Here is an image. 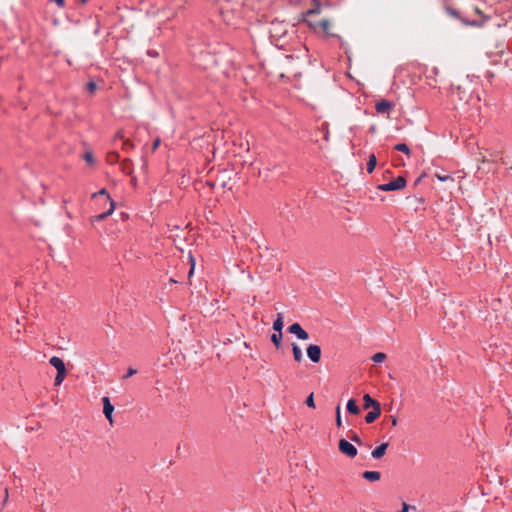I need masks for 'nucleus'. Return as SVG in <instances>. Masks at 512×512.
<instances>
[{
  "mask_svg": "<svg viewBox=\"0 0 512 512\" xmlns=\"http://www.w3.org/2000/svg\"><path fill=\"white\" fill-rule=\"evenodd\" d=\"M319 13L320 7L309 10L305 17L306 23L315 31L321 30L326 36H334V34L330 32V22L328 20L323 19L321 21H316L314 19V16Z\"/></svg>",
  "mask_w": 512,
  "mask_h": 512,
  "instance_id": "f257e3e1",
  "label": "nucleus"
},
{
  "mask_svg": "<svg viewBox=\"0 0 512 512\" xmlns=\"http://www.w3.org/2000/svg\"><path fill=\"white\" fill-rule=\"evenodd\" d=\"M405 186H406L405 178L402 176H399L388 183L379 185L378 189L381 191H395V190L403 189V188H405Z\"/></svg>",
  "mask_w": 512,
  "mask_h": 512,
  "instance_id": "f03ea898",
  "label": "nucleus"
},
{
  "mask_svg": "<svg viewBox=\"0 0 512 512\" xmlns=\"http://www.w3.org/2000/svg\"><path fill=\"white\" fill-rule=\"evenodd\" d=\"M339 451L349 458H354L358 454L356 446L346 439L339 440Z\"/></svg>",
  "mask_w": 512,
  "mask_h": 512,
  "instance_id": "7ed1b4c3",
  "label": "nucleus"
},
{
  "mask_svg": "<svg viewBox=\"0 0 512 512\" xmlns=\"http://www.w3.org/2000/svg\"><path fill=\"white\" fill-rule=\"evenodd\" d=\"M107 203L109 204L108 210L106 212H104V213H101V214L93 216L91 218V222L102 221L106 217H108V216H110V215H112L114 213L115 208H116V204H115L114 200L110 196H107Z\"/></svg>",
  "mask_w": 512,
  "mask_h": 512,
  "instance_id": "20e7f679",
  "label": "nucleus"
},
{
  "mask_svg": "<svg viewBox=\"0 0 512 512\" xmlns=\"http://www.w3.org/2000/svg\"><path fill=\"white\" fill-rule=\"evenodd\" d=\"M102 403H103V413H104L106 419L108 420V422L112 425L114 423V419H113L114 406L112 405L109 397H107V396H104L102 398Z\"/></svg>",
  "mask_w": 512,
  "mask_h": 512,
  "instance_id": "39448f33",
  "label": "nucleus"
},
{
  "mask_svg": "<svg viewBox=\"0 0 512 512\" xmlns=\"http://www.w3.org/2000/svg\"><path fill=\"white\" fill-rule=\"evenodd\" d=\"M289 332L299 340H307L309 338L308 333L302 328L299 323H294L289 327Z\"/></svg>",
  "mask_w": 512,
  "mask_h": 512,
  "instance_id": "423d86ee",
  "label": "nucleus"
},
{
  "mask_svg": "<svg viewBox=\"0 0 512 512\" xmlns=\"http://www.w3.org/2000/svg\"><path fill=\"white\" fill-rule=\"evenodd\" d=\"M307 356L313 363H318L321 359V348L319 345L312 344L307 348Z\"/></svg>",
  "mask_w": 512,
  "mask_h": 512,
  "instance_id": "0eeeda50",
  "label": "nucleus"
},
{
  "mask_svg": "<svg viewBox=\"0 0 512 512\" xmlns=\"http://www.w3.org/2000/svg\"><path fill=\"white\" fill-rule=\"evenodd\" d=\"M286 33V25L281 22H272L270 28V34L272 37L280 38Z\"/></svg>",
  "mask_w": 512,
  "mask_h": 512,
  "instance_id": "6e6552de",
  "label": "nucleus"
},
{
  "mask_svg": "<svg viewBox=\"0 0 512 512\" xmlns=\"http://www.w3.org/2000/svg\"><path fill=\"white\" fill-rule=\"evenodd\" d=\"M49 363L57 370V372H66L65 363L60 357L52 356Z\"/></svg>",
  "mask_w": 512,
  "mask_h": 512,
  "instance_id": "1a4fd4ad",
  "label": "nucleus"
},
{
  "mask_svg": "<svg viewBox=\"0 0 512 512\" xmlns=\"http://www.w3.org/2000/svg\"><path fill=\"white\" fill-rule=\"evenodd\" d=\"M376 111L378 113H388L392 110L393 104L387 100H381L375 105Z\"/></svg>",
  "mask_w": 512,
  "mask_h": 512,
  "instance_id": "9d476101",
  "label": "nucleus"
},
{
  "mask_svg": "<svg viewBox=\"0 0 512 512\" xmlns=\"http://www.w3.org/2000/svg\"><path fill=\"white\" fill-rule=\"evenodd\" d=\"M381 414V407L380 405H375L374 408H372V410L367 413V415L365 416V421L366 423L370 424L372 422H374Z\"/></svg>",
  "mask_w": 512,
  "mask_h": 512,
  "instance_id": "9b49d317",
  "label": "nucleus"
},
{
  "mask_svg": "<svg viewBox=\"0 0 512 512\" xmlns=\"http://www.w3.org/2000/svg\"><path fill=\"white\" fill-rule=\"evenodd\" d=\"M388 447V443H382L378 447L372 450L371 456L375 459H380L384 456Z\"/></svg>",
  "mask_w": 512,
  "mask_h": 512,
  "instance_id": "f8f14e48",
  "label": "nucleus"
},
{
  "mask_svg": "<svg viewBox=\"0 0 512 512\" xmlns=\"http://www.w3.org/2000/svg\"><path fill=\"white\" fill-rule=\"evenodd\" d=\"M199 65L202 66L204 69H208L210 67L209 64L215 63V58L213 55L206 53L201 56Z\"/></svg>",
  "mask_w": 512,
  "mask_h": 512,
  "instance_id": "ddd939ff",
  "label": "nucleus"
},
{
  "mask_svg": "<svg viewBox=\"0 0 512 512\" xmlns=\"http://www.w3.org/2000/svg\"><path fill=\"white\" fill-rule=\"evenodd\" d=\"M503 165L506 166L507 175L512 177V153H507L502 158Z\"/></svg>",
  "mask_w": 512,
  "mask_h": 512,
  "instance_id": "4468645a",
  "label": "nucleus"
},
{
  "mask_svg": "<svg viewBox=\"0 0 512 512\" xmlns=\"http://www.w3.org/2000/svg\"><path fill=\"white\" fill-rule=\"evenodd\" d=\"M362 476L364 479L371 481V482H376V481L380 480V477H381V475L378 471H365Z\"/></svg>",
  "mask_w": 512,
  "mask_h": 512,
  "instance_id": "2eb2a0df",
  "label": "nucleus"
},
{
  "mask_svg": "<svg viewBox=\"0 0 512 512\" xmlns=\"http://www.w3.org/2000/svg\"><path fill=\"white\" fill-rule=\"evenodd\" d=\"M283 319H284L283 318V314L282 313H278L277 314V318H276V320L273 323V330L275 332H282V329L284 327Z\"/></svg>",
  "mask_w": 512,
  "mask_h": 512,
  "instance_id": "dca6fc26",
  "label": "nucleus"
},
{
  "mask_svg": "<svg viewBox=\"0 0 512 512\" xmlns=\"http://www.w3.org/2000/svg\"><path fill=\"white\" fill-rule=\"evenodd\" d=\"M292 353H293L294 360L296 362H302L303 361L302 350H301V348L296 343L292 344Z\"/></svg>",
  "mask_w": 512,
  "mask_h": 512,
  "instance_id": "f3484780",
  "label": "nucleus"
},
{
  "mask_svg": "<svg viewBox=\"0 0 512 512\" xmlns=\"http://www.w3.org/2000/svg\"><path fill=\"white\" fill-rule=\"evenodd\" d=\"M346 407L348 412L351 414L357 415L360 413V409L357 406L356 401L354 399L348 400Z\"/></svg>",
  "mask_w": 512,
  "mask_h": 512,
  "instance_id": "a211bd4d",
  "label": "nucleus"
},
{
  "mask_svg": "<svg viewBox=\"0 0 512 512\" xmlns=\"http://www.w3.org/2000/svg\"><path fill=\"white\" fill-rule=\"evenodd\" d=\"M363 401H364V407L365 408H369V407H372L374 408L375 405H380L376 400H374L369 394H365L363 396Z\"/></svg>",
  "mask_w": 512,
  "mask_h": 512,
  "instance_id": "6ab92c4d",
  "label": "nucleus"
},
{
  "mask_svg": "<svg viewBox=\"0 0 512 512\" xmlns=\"http://www.w3.org/2000/svg\"><path fill=\"white\" fill-rule=\"evenodd\" d=\"M376 164H377V159H376V156L375 154H370L369 155V159H368V162H367V171L368 173H372L376 167Z\"/></svg>",
  "mask_w": 512,
  "mask_h": 512,
  "instance_id": "aec40b11",
  "label": "nucleus"
},
{
  "mask_svg": "<svg viewBox=\"0 0 512 512\" xmlns=\"http://www.w3.org/2000/svg\"><path fill=\"white\" fill-rule=\"evenodd\" d=\"M283 333L282 332H275L271 335V341L275 345L277 349L281 346V340H282Z\"/></svg>",
  "mask_w": 512,
  "mask_h": 512,
  "instance_id": "412c9836",
  "label": "nucleus"
},
{
  "mask_svg": "<svg viewBox=\"0 0 512 512\" xmlns=\"http://www.w3.org/2000/svg\"><path fill=\"white\" fill-rule=\"evenodd\" d=\"M395 149L397 151L403 152L407 156H410V154H411L409 147L405 143L396 144Z\"/></svg>",
  "mask_w": 512,
  "mask_h": 512,
  "instance_id": "4be33fe9",
  "label": "nucleus"
},
{
  "mask_svg": "<svg viewBox=\"0 0 512 512\" xmlns=\"http://www.w3.org/2000/svg\"><path fill=\"white\" fill-rule=\"evenodd\" d=\"M188 258H189V262H190V270H189V277H191L194 273V269H195V265H196V260L194 258V256L192 255L191 252L188 253Z\"/></svg>",
  "mask_w": 512,
  "mask_h": 512,
  "instance_id": "5701e85b",
  "label": "nucleus"
},
{
  "mask_svg": "<svg viewBox=\"0 0 512 512\" xmlns=\"http://www.w3.org/2000/svg\"><path fill=\"white\" fill-rule=\"evenodd\" d=\"M385 359H386V354L383 352H378V353L374 354L372 357V360L375 363H382L383 361H385Z\"/></svg>",
  "mask_w": 512,
  "mask_h": 512,
  "instance_id": "b1692460",
  "label": "nucleus"
},
{
  "mask_svg": "<svg viewBox=\"0 0 512 512\" xmlns=\"http://www.w3.org/2000/svg\"><path fill=\"white\" fill-rule=\"evenodd\" d=\"M66 376V372H57V375L55 377V385L59 386L63 383Z\"/></svg>",
  "mask_w": 512,
  "mask_h": 512,
  "instance_id": "393cba45",
  "label": "nucleus"
},
{
  "mask_svg": "<svg viewBox=\"0 0 512 512\" xmlns=\"http://www.w3.org/2000/svg\"><path fill=\"white\" fill-rule=\"evenodd\" d=\"M84 160L89 164V165H94V157H93V154L92 152L90 151H87L85 152L84 154Z\"/></svg>",
  "mask_w": 512,
  "mask_h": 512,
  "instance_id": "a878e982",
  "label": "nucleus"
},
{
  "mask_svg": "<svg viewBox=\"0 0 512 512\" xmlns=\"http://www.w3.org/2000/svg\"><path fill=\"white\" fill-rule=\"evenodd\" d=\"M98 196H104L105 202L107 203V196H110L105 188L101 189L100 191L92 194V198H96Z\"/></svg>",
  "mask_w": 512,
  "mask_h": 512,
  "instance_id": "bb28decb",
  "label": "nucleus"
},
{
  "mask_svg": "<svg viewBox=\"0 0 512 512\" xmlns=\"http://www.w3.org/2000/svg\"><path fill=\"white\" fill-rule=\"evenodd\" d=\"M336 425L338 427H341L342 425L340 406H337L336 408Z\"/></svg>",
  "mask_w": 512,
  "mask_h": 512,
  "instance_id": "cd10ccee",
  "label": "nucleus"
},
{
  "mask_svg": "<svg viewBox=\"0 0 512 512\" xmlns=\"http://www.w3.org/2000/svg\"><path fill=\"white\" fill-rule=\"evenodd\" d=\"M306 404L308 407L310 408H315V403H314V396H313V393L310 394L308 397H307V400H306Z\"/></svg>",
  "mask_w": 512,
  "mask_h": 512,
  "instance_id": "c85d7f7f",
  "label": "nucleus"
},
{
  "mask_svg": "<svg viewBox=\"0 0 512 512\" xmlns=\"http://www.w3.org/2000/svg\"><path fill=\"white\" fill-rule=\"evenodd\" d=\"M435 176H436V178H437L439 181H441V182H445V181H453L452 177H451V176H449V175H444V176H442V175H440V174H436Z\"/></svg>",
  "mask_w": 512,
  "mask_h": 512,
  "instance_id": "c756f323",
  "label": "nucleus"
},
{
  "mask_svg": "<svg viewBox=\"0 0 512 512\" xmlns=\"http://www.w3.org/2000/svg\"><path fill=\"white\" fill-rule=\"evenodd\" d=\"M136 372H137V371H136V369H134V368H129L125 377H126V378L131 377V376L135 375V374H136Z\"/></svg>",
  "mask_w": 512,
  "mask_h": 512,
  "instance_id": "7c9ffc66",
  "label": "nucleus"
},
{
  "mask_svg": "<svg viewBox=\"0 0 512 512\" xmlns=\"http://www.w3.org/2000/svg\"><path fill=\"white\" fill-rule=\"evenodd\" d=\"M160 145V139L159 138H156L153 142V146H152V149L153 151H155Z\"/></svg>",
  "mask_w": 512,
  "mask_h": 512,
  "instance_id": "2f4dec72",
  "label": "nucleus"
},
{
  "mask_svg": "<svg viewBox=\"0 0 512 512\" xmlns=\"http://www.w3.org/2000/svg\"><path fill=\"white\" fill-rule=\"evenodd\" d=\"M88 88L91 92H93L96 89V85L93 82L88 83Z\"/></svg>",
  "mask_w": 512,
  "mask_h": 512,
  "instance_id": "473e14b6",
  "label": "nucleus"
},
{
  "mask_svg": "<svg viewBox=\"0 0 512 512\" xmlns=\"http://www.w3.org/2000/svg\"><path fill=\"white\" fill-rule=\"evenodd\" d=\"M408 510H409V505L404 503L402 509L399 512H408Z\"/></svg>",
  "mask_w": 512,
  "mask_h": 512,
  "instance_id": "72a5a7b5",
  "label": "nucleus"
},
{
  "mask_svg": "<svg viewBox=\"0 0 512 512\" xmlns=\"http://www.w3.org/2000/svg\"><path fill=\"white\" fill-rule=\"evenodd\" d=\"M324 140L327 141V142L330 140V133H329L328 130L326 131V133L324 135Z\"/></svg>",
  "mask_w": 512,
  "mask_h": 512,
  "instance_id": "f704fd0d",
  "label": "nucleus"
},
{
  "mask_svg": "<svg viewBox=\"0 0 512 512\" xmlns=\"http://www.w3.org/2000/svg\"><path fill=\"white\" fill-rule=\"evenodd\" d=\"M56 4H57L59 7H63V6H64V0H56Z\"/></svg>",
  "mask_w": 512,
  "mask_h": 512,
  "instance_id": "c9c22d12",
  "label": "nucleus"
},
{
  "mask_svg": "<svg viewBox=\"0 0 512 512\" xmlns=\"http://www.w3.org/2000/svg\"><path fill=\"white\" fill-rule=\"evenodd\" d=\"M353 441L358 443V444H361V440H360V438L358 436L353 437Z\"/></svg>",
  "mask_w": 512,
  "mask_h": 512,
  "instance_id": "e433bc0d",
  "label": "nucleus"
},
{
  "mask_svg": "<svg viewBox=\"0 0 512 512\" xmlns=\"http://www.w3.org/2000/svg\"><path fill=\"white\" fill-rule=\"evenodd\" d=\"M8 501V491L5 490V498H4V502H7Z\"/></svg>",
  "mask_w": 512,
  "mask_h": 512,
  "instance_id": "4c0bfd02",
  "label": "nucleus"
},
{
  "mask_svg": "<svg viewBox=\"0 0 512 512\" xmlns=\"http://www.w3.org/2000/svg\"><path fill=\"white\" fill-rule=\"evenodd\" d=\"M396 424H397V419H396V418H393V419H392V425H394V426H395Z\"/></svg>",
  "mask_w": 512,
  "mask_h": 512,
  "instance_id": "58836bf2",
  "label": "nucleus"
},
{
  "mask_svg": "<svg viewBox=\"0 0 512 512\" xmlns=\"http://www.w3.org/2000/svg\"><path fill=\"white\" fill-rule=\"evenodd\" d=\"M116 136H117V137H119V138H121V137H122V132H121V131H119V132L117 133V135H116Z\"/></svg>",
  "mask_w": 512,
  "mask_h": 512,
  "instance_id": "ea45409f",
  "label": "nucleus"
},
{
  "mask_svg": "<svg viewBox=\"0 0 512 512\" xmlns=\"http://www.w3.org/2000/svg\"><path fill=\"white\" fill-rule=\"evenodd\" d=\"M87 0H82V2H86Z\"/></svg>",
  "mask_w": 512,
  "mask_h": 512,
  "instance_id": "a19ab883",
  "label": "nucleus"
}]
</instances>
